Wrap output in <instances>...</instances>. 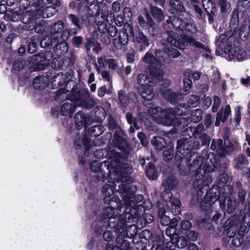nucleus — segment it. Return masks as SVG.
Instances as JSON below:
<instances>
[{"instance_id":"62","label":"nucleus","mask_w":250,"mask_h":250,"mask_svg":"<svg viewBox=\"0 0 250 250\" xmlns=\"http://www.w3.org/2000/svg\"><path fill=\"white\" fill-rule=\"evenodd\" d=\"M62 77V75L60 73L58 74L56 76L53 77L51 79L52 83H54L55 86H59L61 84V78Z\"/></svg>"},{"instance_id":"52","label":"nucleus","mask_w":250,"mask_h":250,"mask_svg":"<svg viewBox=\"0 0 250 250\" xmlns=\"http://www.w3.org/2000/svg\"><path fill=\"white\" fill-rule=\"evenodd\" d=\"M203 5L207 12L208 13V9L215 7V3L214 0H202Z\"/></svg>"},{"instance_id":"51","label":"nucleus","mask_w":250,"mask_h":250,"mask_svg":"<svg viewBox=\"0 0 250 250\" xmlns=\"http://www.w3.org/2000/svg\"><path fill=\"white\" fill-rule=\"evenodd\" d=\"M186 75L188 77L193 78L195 80H198L201 77V73L199 71H192L191 70H187L186 71Z\"/></svg>"},{"instance_id":"63","label":"nucleus","mask_w":250,"mask_h":250,"mask_svg":"<svg viewBox=\"0 0 250 250\" xmlns=\"http://www.w3.org/2000/svg\"><path fill=\"white\" fill-rule=\"evenodd\" d=\"M103 238L106 242L111 241L114 237L113 235L110 231H106L103 233Z\"/></svg>"},{"instance_id":"16","label":"nucleus","mask_w":250,"mask_h":250,"mask_svg":"<svg viewBox=\"0 0 250 250\" xmlns=\"http://www.w3.org/2000/svg\"><path fill=\"white\" fill-rule=\"evenodd\" d=\"M53 57V54L51 51H46L35 56L34 59L37 65L36 69L39 70L43 69L48 65Z\"/></svg>"},{"instance_id":"31","label":"nucleus","mask_w":250,"mask_h":250,"mask_svg":"<svg viewBox=\"0 0 250 250\" xmlns=\"http://www.w3.org/2000/svg\"><path fill=\"white\" fill-rule=\"evenodd\" d=\"M177 184V181L173 176H170L166 178L163 183V186L166 189H170L174 188Z\"/></svg>"},{"instance_id":"19","label":"nucleus","mask_w":250,"mask_h":250,"mask_svg":"<svg viewBox=\"0 0 250 250\" xmlns=\"http://www.w3.org/2000/svg\"><path fill=\"white\" fill-rule=\"evenodd\" d=\"M220 202V208H224L227 207V210L229 213L233 212L237 206V202L229 197H226L223 202L221 200Z\"/></svg>"},{"instance_id":"45","label":"nucleus","mask_w":250,"mask_h":250,"mask_svg":"<svg viewBox=\"0 0 250 250\" xmlns=\"http://www.w3.org/2000/svg\"><path fill=\"white\" fill-rule=\"evenodd\" d=\"M26 62L21 59L16 60L13 65V68L16 70H20L22 69L25 65Z\"/></svg>"},{"instance_id":"47","label":"nucleus","mask_w":250,"mask_h":250,"mask_svg":"<svg viewBox=\"0 0 250 250\" xmlns=\"http://www.w3.org/2000/svg\"><path fill=\"white\" fill-rule=\"evenodd\" d=\"M199 97L195 95H191L189 96L188 104L189 107H196L198 104Z\"/></svg>"},{"instance_id":"61","label":"nucleus","mask_w":250,"mask_h":250,"mask_svg":"<svg viewBox=\"0 0 250 250\" xmlns=\"http://www.w3.org/2000/svg\"><path fill=\"white\" fill-rule=\"evenodd\" d=\"M107 64H108V67L110 69H115L118 68V64L116 61L115 59H108L106 61Z\"/></svg>"},{"instance_id":"3","label":"nucleus","mask_w":250,"mask_h":250,"mask_svg":"<svg viewBox=\"0 0 250 250\" xmlns=\"http://www.w3.org/2000/svg\"><path fill=\"white\" fill-rule=\"evenodd\" d=\"M87 97L88 93L84 90L77 91L76 89L73 88L72 91L69 92L62 88L57 91L55 99L62 100L65 98L70 101L64 103L62 105L61 114L63 116L69 115L71 117L75 111V106L82 105Z\"/></svg>"},{"instance_id":"24","label":"nucleus","mask_w":250,"mask_h":250,"mask_svg":"<svg viewBox=\"0 0 250 250\" xmlns=\"http://www.w3.org/2000/svg\"><path fill=\"white\" fill-rule=\"evenodd\" d=\"M145 16L147 19V22L146 21L144 17L142 15H140L138 17V21L140 26L146 29L147 28L148 26L153 27L155 23L147 11L145 12Z\"/></svg>"},{"instance_id":"50","label":"nucleus","mask_w":250,"mask_h":250,"mask_svg":"<svg viewBox=\"0 0 250 250\" xmlns=\"http://www.w3.org/2000/svg\"><path fill=\"white\" fill-rule=\"evenodd\" d=\"M68 19L73 24L76 26L79 29H81L80 19L74 14H69L68 16Z\"/></svg>"},{"instance_id":"49","label":"nucleus","mask_w":250,"mask_h":250,"mask_svg":"<svg viewBox=\"0 0 250 250\" xmlns=\"http://www.w3.org/2000/svg\"><path fill=\"white\" fill-rule=\"evenodd\" d=\"M102 192L106 196V197H108L112 195L113 190L109 185L106 184L103 187Z\"/></svg>"},{"instance_id":"1","label":"nucleus","mask_w":250,"mask_h":250,"mask_svg":"<svg viewBox=\"0 0 250 250\" xmlns=\"http://www.w3.org/2000/svg\"><path fill=\"white\" fill-rule=\"evenodd\" d=\"M219 163L214 155L210 154L205 159L202 157H198L190 166L189 170L193 178L192 186L194 188L199 189L193 193V200L204 206L209 207L218 199V196L208 193L205 187L208 186L212 182L209 173L215 170Z\"/></svg>"},{"instance_id":"44","label":"nucleus","mask_w":250,"mask_h":250,"mask_svg":"<svg viewBox=\"0 0 250 250\" xmlns=\"http://www.w3.org/2000/svg\"><path fill=\"white\" fill-rule=\"evenodd\" d=\"M219 112H221L222 122H224L231 113L230 107L229 105H227L224 109H221Z\"/></svg>"},{"instance_id":"55","label":"nucleus","mask_w":250,"mask_h":250,"mask_svg":"<svg viewBox=\"0 0 250 250\" xmlns=\"http://www.w3.org/2000/svg\"><path fill=\"white\" fill-rule=\"evenodd\" d=\"M123 16L124 19L125 20L130 21L132 16V13L130 8L129 7H125L123 10Z\"/></svg>"},{"instance_id":"12","label":"nucleus","mask_w":250,"mask_h":250,"mask_svg":"<svg viewBox=\"0 0 250 250\" xmlns=\"http://www.w3.org/2000/svg\"><path fill=\"white\" fill-rule=\"evenodd\" d=\"M162 197L164 200L163 208L169 210L173 215H177L180 212V202L176 198H171L172 194L169 189L163 191Z\"/></svg>"},{"instance_id":"26","label":"nucleus","mask_w":250,"mask_h":250,"mask_svg":"<svg viewBox=\"0 0 250 250\" xmlns=\"http://www.w3.org/2000/svg\"><path fill=\"white\" fill-rule=\"evenodd\" d=\"M248 164V161L242 155H239L233 162L234 167L235 169H241Z\"/></svg>"},{"instance_id":"14","label":"nucleus","mask_w":250,"mask_h":250,"mask_svg":"<svg viewBox=\"0 0 250 250\" xmlns=\"http://www.w3.org/2000/svg\"><path fill=\"white\" fill-rule=\"evenodd\" d=\"M114 19V15L111 12L99 9L95 16V22L98 26V29L101 33H104L107 30V22L109 19L112 21Z\"/></svg>"},{"instance_id":"20","label":"nucleus","mask_w":250,"mask_h":250,"mask_svg":"<svg viewBox=\"0 0 250 250\" xmlns=\"http://www.w3.org/2000/svg\"><path fill=\"white\" fill-rule=\"evenodd\" d=\"M170 213L169 209L167 210V208H160L159 210V216L160 218V222L163 226H167L170 223V217L169 215Z\"/></svg>"},{"instance_id":"29","label":"nucleus","mask_w":250,"mask_h":250,"mask_svg":"<svg viewBox=\"0 0 250 250\" xmlns=\"http://www.w3.org/2000/svg\"><path fill=\"white\" fill-rule=\"evenodd\" d=\"M218 4L221 13L228 14L231 11V4L227 0H218Z\"/></svg>"},{"instance_id":"4","label":"nucleus","mask_w":250,"mask_h":250,"mask_svg":"<svg viewBox=\"0 0 250 250\" xmlns=\"http://www.w3.org/2000/svg\"><path fill=\"white\" fill-rule=\"evenodd\" d=\"M199 146V142L198 141H194L192 140L187 141L185 140H180L177 141V152L176 153L175 159L177 160H181V163L179 164V171L181 174L186 175L190 170H189L190 166L193 164V162L191 164H189L187 168L185 167L184 165L187 163V159L185 156L188 154L191 150L196 149ZM211 153H209L207 154V151H203L202 155L198 156V157H202L205 159H207L208 155ZM212 154L215 155L214 154ZM198 157L197 156L196 158ZM216 158V157H215ZM195 158L193 161L195 160Z\"/></svg>"},{"instance_id":"11","label":"nucleus","mask_w":250,"mask_h":250,"mask_svg":"<svg viewBox=\"0 0 250 250\" xmlns=\"http://www.w3.org/2000/svg\"><path fill=\"white\" fill-rule=\"evenodd\" d=\"M229 134V131L227 129L224 136V144L221 139H218L217 140H213L211 142L210 146L211 149L215 151L216 154L221 157L225 156L226 154H229L232 152L234 149L233 145L228 139Z\"/></svg>"},{"instance_id":"40","label":"nucleus","mask_w":250,"mask_h":250,"mask_svg":"<svg viewBox=\"0 0 250 250\" xmlns=\"http://www.w3.org/2000/svg\"><path fill=\"white\" fill-rule=\"evenodd\" d=\"M228 36L229 37H231L232 36H230L229 33L226 32V34H221L217 41V44L218 46L221 48H222L223 47V45L224 44L227 43L228 42Z\"/></svg>"},{"instance_id":"48","label":"nucleus","mask_w":250,"mask_h":250,"mask_svg":"<svg viewBox=\"0 0 250 250\" xmlns=\"http://www.w3.org/2000/svg\"><path fill=\"white\" fill-rule=\"evenodd\" d=\"M165 52L170 58H177L180 55V52L173 48H168L165 50Z\"/></svg>"},{"instance_id":"53","label":"nucleus","mask_w":250,"mask_h":250,"mask_svg":"<svg viewBox=\"0 0 250 250\" xmlns=\"http://www.w3.org/2000/svg\"><path fill=\"white\" fill-rule=\"evenodd\" d=\"M175 242L177 243V246L180 249L185 248L188 244L187 240L183 236L178 237V239L176 240Z\"/></svg>"},{"instance_id":"58","label":"nucleus","mask_w":250,"mask_h":250,"mask_svg":"<svg viewBox=\"0 0 250 250\" xmlns=\"http://www.w3.org/2000/svg\"><path fill=\"white\" fill-rule=\"evenodd\" d=\"M185 234L189 240L192 241H195L198 237L197 233L193 230L187 231Z\"/></svg>"},{"instance_id":"30","label":"nucleus","mask_w":250,"mask_h":250,"mask_svg":"<svg viewBox=\"0 0 250 250\" xmlns=\"http://www.w3.org/2000/svg\"><path fill=\"white\" fill-rule=\"evenodd\" d=\"M56 12L57 10L54 6H47L44 9H42L41 11V17L43 18H48L55 15Z\"/></svg>"},{"instance_id":"42","label":"nucleus","mask_w":250,"mask_h":250,"mask_svg":"<svg viewBox=\"0 0 250 250\" xmlns=\"http://www.w3.org/2000/svg\"><path fill=\"white\" fill-rule=\"evenodd\" d=\"M163 94L166 99L171 103L174 102L177 99V95L170 91L169 89L166 90L165 92L163 93Z\"/></svg>"},{"instance_id":"59","label":"nucleus","mask_w":250,"mask_h":250,"mask_svg":"<svg viewBox=\"0 0 250 250\" xmlns=\"http://www.w3.org/2000/svg\"><path fill=\"white\" fill-rule=\"evenodd\" d=\"M114 213V210L113 209L110 207L106 208L104 210V215L105 217L109 218L110 220L112 219V217Z\"/></svg>"},{"instance_id":"21","label":"nucleus","mask_w":250,"mask_h":250,"mask_svg":"<svg viewBox=\"0 0 250 250\" xmlns=\"http://www.w3.org/2000/svg\"><path fill=\"white\" fill-rule=\"evenodd\" d=\"M169 4L171 7L169 12L171 13L183 12L185 10L183 3L180 0H169Z\"/></svg>"},{"instance_id":"38","label":"nucleus","mask_w":250,"mask_h":250,"mask_svg":"<svg viewBox=\"0 0 250 250\" xmlns=\"http://www.w3.org/2000/svg\"><path fill=\"white\" fill-rule=\"evenodd\" d=\"M68 45L66 42H62L56 45V51L59 55H63L68 51Z\"/></svg>"},{"instance_id":"9","label":"nucleus","mask_w":250,"mask_h":250,"mask_svg":"<svg viewBox=\"0 0 250 250\" xmlns=\"http://www.w3.org/2000/svg\"><path fill=\"white\" fill-rule=\"evenodd\" d=\"M167 42L180 49H184L186 46L190 45L198 48H204V45L189 36H184L178 37L172 31L168 32Z\"/></svg>"},{"instance_id":"64","label":"nucleus","mask_w":250,"mask_h":250,"mask_svg":"<svg viewBox=\"0 0 250 250\" xmlns=\"http://www.w3.org/2000/svg\"><path fill=\"white\" fill-rule=\"evenodd\" d=\"M246 140L249 146H247V144H246L245 149L247 155L250 157V135L248 134H246Z\"/></svg>"},{"instance_id":"57","label":"nucleus","mask_w":250,"mask_h":250,"mask_svg":"<svg viewBox=\"0 0 250 250\" xmlns=\"http://www.w3.org/2000/svg\"><path fill=\"white\" fill-rule=\"evenodd\" d=\"M221 104V101L219 98L216 96L214 97L213 103L212 107V110L213 112L217 111Z\"/></svg>"},{"instance_id":"37","label":"nucleus","mask_w":250,"mask_h":250,"mask_svg":"<svg viewBox=\"0 0 250 250\" xmlns=\"http://www.w3.org/2000/svg\"><path fill=\"white\" fill-rule=\"evenodd\" d=\"M231 43L230 42H228L227 43L224 44L222 48L224 49L226 54H228V57L230 61L234 58V50H231Z\"/></svg>"},{"instance_id":"25","label":"nucleus","mask_w":250,"mask_h":250,"mask_svg":"<svg viewBox=\"0 0 250 250\" xmlns=\"http://www.w3.org/2000/svg\"><path fill=\"white\" fill-rule=\"evenodd\" d=\"M250 32V19L245 17L239 29L240 36L244 37L248 36Z\"/></svg>"},{"instance_id":"15","label":"nucleus","mask_w":250,"mask_h":250,"mask_svg":"<svg viewBox=\"0 0 250 250\" xmlns=\"http://www.w3.org/2000/svg\"><path fill=\"white\" fill-rule=\"evenodd\" d=\"M126 30L133 37L134 42L139 44L140 51H145L149 45V40L145 34L139 30L134 32L131 26H128Z\"/></svg>"},{"instance_id":"28","label":"nucleus","mask_w":250,"mask_h":250,"mask_svg":"<svg viewBox=\"0 0 250 250\" xmlns=\"http://www.w3.org/2000/svg\"><path fill=\"white\" fill-rule=\"evenodd\" d=\"M86 116L81 112H78L74 116L76 125L78 129L83 127L86 122Z\"/></svg>"},{"instance_id":"27","label":"nucleus","mask_w":250,"mask_h":250,"mask_svg":"<svg viewBox=\"0 0 250 250\" xmlns=\"http://www.w3.org/2000/svg\"><path fill=\"white\" fill-rule=\"evenodd\" d=\"M150 11L153 18L158 22L164 19V14L161 9L151 5L150 7Z\"/></svg>"},{"instance_id":"56","label":"nucleus","mask_w":250,"mask_h":250,"mask_svg":"<svg viewBox=\"0 0 250 250\" xmlns=\"http://www.w3.org/2000/svg\"><path fill=\"white\" fill-rule=\"evenodd\" d=\"M97 72L98 73H100L101 74L102 77L103 79H104L105 80L110 82V76L109 73L105 70H102V69H100V67H97Z\"/></svg>"},{"instance_id":"41","label":"nucleus","mask_w":250,"mask_h":250,"mask_svg":"<svg viewBox=\"0 0 250 250\" xmlns=\"http://www.w3.org/2000/svg\"><path fill=\"white\" fill-rule=\"evenodd\" d=\"M45 21L44 20L40 21L34 27L35 31L36 33L42 35L45 32Z\"/></svg>"},{"instance_id":"22","label":"nucleus","mask_w":250,"mask_h":250,"mask_svg":"<svg viewBox=\"0 0 250 250\" xmlns=\"http://www.w3.org/2000/svg\"><path fill=\"white\" fill-rule=\"evenodd\" d=\"M128 26L130 25L128 24L125 25V31L120 33L118 39L115 40V42H118V43L119 44V47H120L127 43L128 37H132L130 36L129 32L126 30Z\"/></svg>"},{"instance_id":"32","label":"nucleus","mask_w":250,"mask_h":250,"mask_svg":"<svg viewBox=\"0 0 250 250\" xmlns=\"http://www.w3.org/2000/svg\"><path fill=\"white\" fill-rule=\"evenodd\" d=\"M152 145L157 150H161L166 145L164 139L161 137H154L151 141Z\"/></svg>"},{"instance_id":"54","label":"nucleus","mask_w":250,"mask_h":250,"mask_svg":"<svg viewBox=\"0 0 250 250\" xmlns=\"http://www.w3.org/2000/svg\"><path fill=\"white\" fill-rule=\"evenodd\" d=\"M118 97L121 104L125 106L127 104V99L125 95L124 91L121 90L118 92Z\"/></svg>"},{"instance_id":"5","label":"nucleus","mask_w":250,"mask_h":250,"mask_svg":"<svg viewBox=\"0 0 250 250\" xmlns=\"http://www.w3.org/2000/svg\"><path fill=\"white\" fill-rule=\"evenodd\" d=\"M148 113L157 123L169 126L175 125L176 114H182L183 110L180 112L170 108L163 110L160 107H154L149 108Z\"/></svg>"},{"instance_id":"17","label":"nucleus","mask_w":250,"mask_h":250,"mask_svg":"<svg viewBox=\"0 0 250 250\" xmlns=\"http://www.w3.org/2000/svg\"><path fill=\"white\" fill-rule=\"evenodd\" d=\"M169 21L172 25L176 29L179 30L187 29L191 33H195L197 31L196 27L193 24L188 23L179 17H171Z\"/></svg>"},{"instance_id":"35","label":"nucleus","mask_w":250,"mask_h":250,"mask_svg":"<svg viewBox=\"0 0 250 250\" xmlns=\"http://www.w3.org/2000/svg\"><path fill=\"white\" fill-rule=\"evenodd\" d=\"M237 9L238 12H245L250 8V1L243 0H238L237 2Z\"/></svg>"},{"instance_id":"46","label":"nucleus","mask_w":250,"mask_h":250,"mask_svg":"<svg viewBox=\"0 0 250 250\" xmlns=\"http://www.w3.org/2000/svg\"><path fill=\"white\" fill-rule=\"evenodd\" d=\"M184 94L187 95L190 92V89L192 85L191 80L189 78H185L183 80Z\"/></svg>"},{"instance_id":"43","label":"nucleus","mask_w":250,"mask_h":250,"mask_svg":"<svg viewBox=\"0 0 250 250\" xmlns=\"http://www.w3.org/2000/svg\"><path fill=\"white\" fill-rule=\"evenodd\" d=\"M204 126L202 125L199 124L194 128L193 135L195 138H200L204 134Z\"/></svg>"},{"instance_id":"8","label":"nucleus","mask_w":250,"mask_h":250,"mask_svg":"<svg viewBox=\"0 0 250 250\" xmlns=\"http://www.w3.org/2000/svg\"><path fill=\"white\" fill-rule=\"evenodd\" d=\"M137 79L138 83L140 85L139 91L142 98L148 101L152 100L155 95L152 87L160 80L151 77L149 78L143 73L139 74Z\"/></svg>"},{"instance_id":"10","label":"nucleus","mask_w":250,"mask_h":250,"mask_svg":"<svg viewBox=\"0 0 250 250\" xmlns=\"http://www.w3.org/2000/svg\"><path fill=\"white\" fill-rule=\"evenodd\" d=\"M63 28L64 23L60 20L49 25L47 28L49 37H45L41 41V47L45 48L57 43L59 42V34Z\"/></svg>"},{"instance_id":"23","label":"nucleus","mask_w":250,"mask_h":250,"mask_svg":"<svg viewBox=\"0 0 250 250\" xmlns=\"http://www.w3.org/2000/svg\"><path fill=\"white\" fill-rule=\"evenodd\" d=\"M48 79L45 76L36 77L33 81V86L37 89H41L46 87L48 85Z\"/></svg>"},{"instance_id":"33","label":"nucleus","mask_w":250,"mask_h":250,"mask_svg":"<svg viewBox=\"0 0 250 250\" xmlns=\"http://www.w3.org/2000/svg\"><path fill=\"white\" fill-rule=\"evenodd\" d=\"M147 177L152 180L155 179L158 176V172L156 170L154 165L149 163L146 170Z\"/></svg>"},{"instance_id":"60","label":"nucleus","mask_w":250,"mask_h":250,"mask_svg":"<svg viewBox=\"0 0 250 250\" xmlns=\"http://www.w3.org/2000/svg\"><path fill=\"white\" fill-rule=\"evenodd\" d=\"M126 117L129 124L131 125L133 124V125L135 127L136 129H139V127H138L135 122V119L133 117L131 113H127L126 114Z\"/></svg>"},{"instance_id":"13","label":"nucleus","mask_w":250,"mask_h":250,"mask_svg":"<svg viewBox=\"0 0 250 250\" xmlns=\"http://www.w3.org/2000/svg\"><path fill=\"white\" fill-rule=\"evenodd\" d=\"M238 221H233V218L229 219L225 223V227L227 228V234L229 237H232V245L236 247H239L243 242V236L239 233L236 234Z\"/></svg>"},{"instance_id":"34","label":"nucleus","mask_w":250,"mask_h":250,"mask_svg":"<svg viewBox=\"0 0 250 250\" xmlns=\"http://www.w3.org/2000/svg\"><path fill=\"white\" fill-rule=\"evenodd\" d=\"M20 7L21 8H22L23 9H27L30 5L31 6V12L28 11L26 12V16H28L29 17H31V18L32 17V9L34 8V7L32 6V2H31V0H21L20 1ZM31 21V19H30Z\"/></svg>"},{"instance_id":"18","label":"nucleus","mask_w":250,"mask_h":250,"mask_svg":"<svg viewBox=\"0 0 250 250\" xmlns=\"http://www.w3.org/2000/svg\"><path fill=\"white\" fill-rule=\"evenodd\" d=\"M239 23V14L236 10H234L232 14L230 21L229 27L230 29L227 31L230 36L234 35L237 31L238 25Z\"/></svg>"},{"instance_id":"6","label":"nucleus","mask_w":250,"mask_h":250,"mask_svg":"<svg viewBox=\"0 0 250 250\" xmlns=\"http://www.w3.org/2000/svg\"><path fill=\"white\" fill-rule=\"evenodd\" d=\"M164 55L163 52L157 50L155 52L156 57L148 52L143 58V61L148 64L150 66V76L158 80H161L164 74L163 71L159 67L162 65Z\"/></svg>"},{"instance_id":"36","label":"nucleus","mask_w":250,"mask_h":250,"mask_svg":"<svg viewBox=\"0 0 250 250\" xmlns=\"http://www.w3.org/2000/svg\"><path fill=\"white\" fill-rule=\"evenodd\" d=\"M234 58L238 61H242L247 58L245 51L242 48L237 47L234 50Z\"/></svg>"},{"instance_id":"39","label":"nucleus","mask_w":250,"mask_h":250,"mask_svg":"<svg viewBox=\"0 0 250 250\" xmlns=\"http://www.w3.org/2000/svg\"><path fill=\"white\" fill-rule=\"evenodd\" d=\"M202 111L199 109H196L192 111L191 113V120L195 123L199 122L202 119Z\"/></svg>"},{"instance_id":"2","label":"nucleus","mask_w":250,"mask_h":250,"mask_svg":"<svg viewBox=\"0 0 250 250\" xmlns=\"http://www.w3.org/2000/svg\"><path fill=\"white\" fill-rule=\"evenodd\" d=\"M90 168L92 171L97 173V177L99 180L103 181L106 178L107 174L109 177L108 181L110 179L111 181L123 182L124 177L132 171L128 165L121 164L118 158L101 163L93 161L91 163Z\"/></svg>"},{"instance_id":"7","label":"nucleus","mask_w":250,"mask_h":250,"mask_svg":"<svg viewBox=\"0 0 250 250\" xmlns=\"http://www.w3.org/2000/svg\"><path fill=\"white\" fill-rule=\"evenodd\" d=\"M120 192H122L123 195V200L125 202L126 206L131 207L130 210V213L126 212L122 217V219H124V216L126 219H125L123 223L122 231L124 228L125 227L126 223L129 222L130 220L133 218L139 217L141 215V213L136 210V209L133 208L135 206L134 197L133 194L130 192L129 186L122 184L119 185Z\"/></svg>"}]
</instances>
